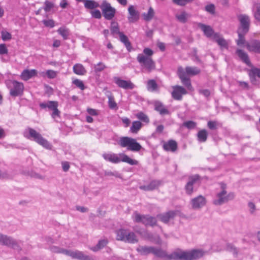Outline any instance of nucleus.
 <instances>
[{"label":"nucleus","instance_id":"obj_45","mask_svg":"<svg viewBox=\"0 0 260 260\" xmlns=\"http://www.w3.org/2000/svg\"><path fill=\"white\" fill-rule=\"evenodd\" d=\"M106 65L102 62H99L97 64L94 65V72L96 74L100 73L106 68Z\"/></svg>","mask_w":260,"mask_h":260},{"label":"nucleus","instance_id":"obj_59","mask_svg":"<svg viewBox=\"0 0 260 260\" xmlns=\"http://www.w3.org/2000/svg\"><path fill=\"white\" fill-rule=\"evenodd\" d=\"M199 94L204 95L206 98H209L211 94L210 90L208 89H199L198 90Z\"/></svg>","mask_w":260,"mask_h":260},{"label":"nucleus","instance_id":"obj_57","mask_svg":"<svg viewBox=\"0 0 260 260\" xmlns=\"http://www.w3.org/2000/svg\"><path fill=\"white\" fill-rule=\"evenodd\" d=\"M2 39L3 41H6L11 39V34L7 31H2L1 32Z\"/></svg>","mask_w":260,"mask_h":260},{"label":"nucleus","instance_id":"obj_32","mask_svg":"<svg viewBox=\"0 0 260 260\" xmlns=\"http://www.w3.org/2000/svg\"><path fill=\"white\" fill-rule=\"evenodd\" d=\"M75 74L78 75H84L86 73V70L84 66L80 63L75 64L73 68Z\"/></svg>","mask_w":260,"mask_h":260},{"label":"nucleus","instance_id":"obj_63","mask_svg":"<svg viewBox=\"0 0 260 260\" xmlns=\"http://www.w3.org/2000/svg\"><path fill=\"white\" fill-rule=\"evenodd\" d=\"M136 233L140 234L141 236L146 238H150L151 236V234L148 233L147 231L145 230L136 231Z\"/></svg>","mask_w":260,"mask_h":260},{"label":"nucleus","instance_id":"obj_8","mask_svg":"<svg viewBox=\"0 0 260 260\" xmlns=\"http://www.w3.org/2000/svg\"><path fill=\"white\" fill-rule=\"evenodd\" d=\"M0 244L6 246L18 251H20L22 250V247L19 245L18 241L6 235L0 234Z\"/></svg>","mask_w":260,"mask_h":260},{"label":"nucleus","instance_id":"obj_25","mask_svg":"<svg viewBox=\"0 0 260 260\" xmlns=\"http://www.w3.org/2000/svg\"><path fill=\"white\" fill-rule=\"evenodd\" d=\"M236 54L238 56L240 60H241L244 63L248 66H250L251 62L247 53L244 52L242 49H238L236 51Z\"/></svg>","mask_w":260,"mask_h":260},{"label":"nucleus","instance_id":"obj_18","mask_svg":"<svg viewBox=\"0 0 260 260\" xmlns=\"http://www.w3.org/2000/svg\"><path fill=\"white\" fill-rule=\"evenodd\" d=\"M173 91L171 93L172 97L176 100L180 101L182 99V95L187 93L186 90L182 86L176 85L173 86Z\"/></svg>","mask_w":260,"mask_h":260},{"label":"nucleus","instance_id":"obj_43","mask_svg":"<svg viewBox=\"0 0 260 260\" xmlns=\"http://www.w3.org/2000/svg\"><path fill=\"white\" fill-rule=\"evenodd\" d=\"M57 31L62 37L63 40L68 39V37L70 35L69 29L65 27H61L58 29Z\"/></svg>","mask_w":260,"mask_h":260},{"label":"nucleus","instance_id":"obj_58","mask_svg":"<svg viewBox=\"0 0 260 260\" xmlns=\"http://www.w3.org/2000/svg\"><path fill=\"white\" fill-rule=\"evenodd\" d=\"M42 22L46 27L53 28L55 26L54 21L52 19H44Z\"/></svg>","mask_w":260,"mask_h":260},{"label":"nucleus","instance_id":"obj_34","mask_svg":"<svg viewBox=\"0 0 260 260\" xmlns=\"http://www.w3.org/2000/svg\"><path fill=\"white\" fill-rule=\"evenodd\" d=\"M147 89L148 91L154 92L158 90V86L156 81L154 79H150L147 81Z\"/></svg>","mask_w":260,"mask_h":260},{"label":"nucleus","instance_id":"obj_28","mask_svg":"<svg viewBox=\"0 0 260 260\" xmlns=\"http://www.w3.org/2000/svg\"><path fill=\"white\" fill-rule=\"evenodd\" d=\"M119 40L121 42L123 43L128 52H131L132 49L131 43L128 40V37L125 35L122 32L119 35Z\"/></svg>","mask_w":260,"mask_h":260},{"label":"nucleus","instance_id":"obj_55","mask_svg":"<svg viewBox=\"0 0 260 260\" xmlns=\"http://www.w3.org/2000/svg\"><path fill=\"white\" fill-rule=\"evenodd\" d=\"M91 17L95 19H101L102 18V14L99 10L95 9L91 10L90 12Z\"/></svg>","mask_w":260,"mask_h":260},{"label":"nucleus","instance_id":"obj_44","mask_svg":"<svg viewBox=\"0 0 260 260\" xmlns=\"http://www.w3.org/2000/svg\"><path fill=\"white\" fill-rule=\"evenodd\" d=\"M136 117L142 121L148 123L149 122V119L148 116L143 112H140L136 114Z\"/></svg>","mask_w":260,"mask_h":260},{"label":"nucleus","instance_id":"obj_42","mask_svg":"<svg viewBox=\"0 0 260 260\" xmlns=\"http://www.w3.org/2000/svg\"><path fill=\"white\" fill-rule=\"evenodd\" d=\"M237 32L238 35V39L236 40L237 45L241 46L244 44L245 43L246 44V43L245 39V36L247 33L238 31H237Z\"/></svg>","mask_w":260,"mask_h":260},{"label":"nucleus","instance_id":"obj_41","mask_svg":"<svg viewBox=\"0 0 260 260\" xmlns=\"http://www.w3.org/2000/svg\"><path fill=\"white\" fill-rule=\"evenodd\" d=\"M142 15L144 20L146 21H150L154 16V10L152 7H150L148 9V12L147 13H143Z\"/></svg>","mask_w":260,"mask_h":260},{"label":"nucleus","instance_id":"obj_56","mask_svg":"<svg viewBox=\"0 0 260 260\" xmlns=\"http://www.w3.org/2000/svg\"><path fill=\"white\" fill-rule=\"evenodd\" d=\"M108 105L109 108L111 109H115L118 108L116 103L114 101V98L112 96L109 97Z\"/></svg>","mask_w":260,"mask_h":260},{"label":"nucleus","instance_id":"obj_2","mask_svg":"<svg viewBox=\"0 0 260 260\" xmlns=\"http://www.w3.org/2000/svg\"><path fill=\"white\" fill-rule=\"evenodd\" d=\"M23 136L28 139L34 141L46 149H52V144L48 141L47 140L44 138L39 133L37 132L32 128L27 127L24 131Z\"/></svg>","mask_w":260,"mask_h":260},{"label":"nucleus","instance_id":"obj_37","mask_svg":"<svg viewBox=\"0 0 260 260\" xmlns=\"http://www.w3.org/2000/svg\"><path fill=\"white\" fill-rule=\"evenodd\" d=\"M138 240L137 238L136 234L134 232H129L127 231L124 242L130 243H135L138 242Z\"/></svg>","mask_w":260,"mask_h":260},{"label":"nucleus","instance_id":"obj_24","mask_svg":"<svg viewBox=\"0 0 260 260\" xmlns=\"http://www.w3.org/2000/svg\"><path fill=\"white\" fill-rule=\"evenodd\" d=\"M162 148L166 151L175 152L177 149L178 145L175 140H170L164 143Z\"/></svg>","mask_w":260,"mask_h":260},{"label":"nucleus","instance_id":"obj_52","mask_svg":"<svg viewBox=\"0 0 260 260\" xmlns=\"http://www.w3.org/2000/svg\"><path fill=\"white\" fill-rule=\"evenodd\" d=\"M226 249L228 251L232 252L236 256H237L238 253V251L237 248L231 243L227 244Z\"/></svg>","mask_w":260,"mask_h":260},{"label":"nucleus","instance_id":"obj_19","mask_svg":"<svg viewBox=\"0 0 260 260\" xmlns=\"http://www.w3.org/2000/svg\"><path fill=\"white\" fill-rule=\"evenodd\" d=\"M245 46L249 52L260 54L259 40L252 39L249 42H246Z\"/></svg>","mask_w":260,"mask_h":260},{"label":"nucleus","instance_id":"obj_3","mask_svg":"<svg viewBox=\"0 0 260 260\" xmlns=\"http://www.w3.org/2000/svg\"><path fill=\"white\" fill-rule=\"evenodd\" d=\"M102 156L105 160L113 164H118L122 161L131 165H138L139 164L138 160L132 159L128 155L122 153L118 154L113 153H105L103 154Z\"/></svg>","mask_w":260,"mask_h":260},{"label":"nucleus","instance_id":"obj_26","mask_svg":"<svg viewBox=\"0 0 260 260\" xmlns=\"http://www.w3.org/2000/svg\"><path fill=\"white\" fill-rule=\"evenodd\" d=\"M199 27L204 32V35L208 38L214 36L215 34L213 28L210 26L200 23L198 24Z\"/></svg>","mask_w":260,"mask_h":260},{"label":"nucleus","instance_id":"obj_7","mask_svg":"<svg viewBox=\"0 0 260 260\" xmlns=\"http://www.w3.org/2000/svg\"><path fill=\"white\" fill-rule=\"evenodd\" d=\"M221 188L222 190L217 194L218 199L213 201V204L215 205H221L229 201L233 200L235 197L233 192H230L226 195L227 193L226 185L225 183H221Z\"/></svg>","mask_w":260,"mask_h":260},{"label":"nucleus","instance_id":"obj_10","mask_svg":"<svg viewBox=\"0 0 260 260\" xmlns=\"http://www.w3.org/2000/svg\"><path fill=\"white\" fill-rule=\"evenodd\" d=\"M100 8L106 20H111L113 19L116 14V10L112 7L109 3L106 0L103 1L100 5Z\"/></svg>","mask_w":260,"mask_h":260},{"label":"nucleus","instance_id":"obj_46","mask_svg":"<svg viewBox=\"0 0 260 260\" xmlns=\"http://www.w3.org/2000/svg\"><path fill=\"white\" fill-rule=\"evenodd\" d=\"M104 175L105 176H114L116 178H121L122 175L116 171H105Z\"/></svg>","mask_w":260,"mask_h":260},{"label":"nucleus","instance_id":"obj_48","mask_svg":"<svg viewBox=\"0 0 260 260\" xmlns=\"http://www.w3.org/2000/svg\"><path fill=\"white\" fill-rule=\"evenodd\" d=\"M160 184V181L159 180H154L151 181L148 184L150 191L154 190L158 187Z\"/></svg>","mask_w":260,"mask_h":260},{"label":"nucleus","instance_id":"obj_38","mask_svg":"<svg viewBox=\"0 0 260 260\" xmlns=\"http://www.w3.org/2000/svg\"><path fill=\"white\" fill-rule=\"evenodd\" d=\"M127 230L120 229L116 232V239L118 241H125L127 233Z\"/></svg>","mask_w":260,"mask_h":260},{"label":"nucleus","instance_id":"obj_36","mask_svg":"<svg viewBox=\"0 0 260 260\" xmlns=\"http://www.w3.org/2000/svg\"><path fill=\"white\" fill-rule=\"evenodd\" d=\"M249 75L251 82L253 83L256 81L255 76L260 78V69L256 68L252 69L249 73Z\"/></svg>","mask_w":260,"mask_h":260},{"label":"nucleus","instance_id":"obj_54","mask_svg":"<svg viewBox=\"0 0 260 260\" xmlns=\"http://www.w3.org/2000/svg\"><path fill=\"white\" fill-rule=\"evenodd\" d=\"M194 0H172V2L177 5L184 6L187 3H191Z\"/></svg>","mask_w":260,"mask_h":260},{"label":"nucleus","instance_id":"obj_15","mask_svg":"<svg viewBox=\"0 0 260 260\" xmlns=\"http://www.w3.org/2000/svg\"><path fill=\"white\" fill-rule=\"evenodd\" d=\"M66 255L71 256L73 259L78 260H94L91 256L85 255L82 251L76 250L74 251L67 250Z\"/></svg>","mask_w":260,"mask_h":260},{"label":"nucleus","instance_id":"obj_49","mask_svg":"<svg viewBox=\"0 0 260 260\" xmlns=\"http://www.w3.org/2000/svg\"><path fill=\"white\" fill-rule=\"evenodd\" d=\"M44 4L43 8L46 12H50L54 7V4L48 1H46Z\"/></svg>","mask_w":260,"mask_h":260},{"label":"nucleus","instance_id":"obj_30","mask_svg":"<svg viewBox=\"0 0 260 260\" xmlns=\"http://www.w3.org/2000/svg\"><path fill=\"white\" fill-rule=\"evenodd\" d=\"M214 39L215 42L220 46L221 48H228V44L226 41L222 37H220L218 33L214 34Z\"/></svg>","mask_w":260,"mask_h":260},{"label":"nucleus","instance_id":"obj_23","mask_svg":"<svg viewBox=\"0 0 260 260\" xmlns=\"http://www.w3.org/2000/svg\"><path fill=\"white\" fill-rule=\"evenodd\" d=\"M154 110L158 112L161 116L170 114L169 110L159 101L155 102Z\"/></svg>","mask_w":260,"mask_h":260},{"label":"nucleus","instance_id":"obj_20","mask_svg":"<svg viewBox=\"0 0 260 260\" xmlns=\"http://www.w3.org/2000/svg\"><path fill=\"white\" fill-rule=\"evenodd\" d=\"M129 15L127 17L129 23H134L139 19V12L136 10L133 5L129 6L128 8Z\"/></svg>","mask_w":260,"mask_h":260},{"label":"nucleus","instance_id":"obj_33","mask_svg":"<svg viewBox=\"0 0 260 260\" xmlns=\"http://www.w3.org/2000/svg\"><path fill=\"white\" fill-rule=\"evenodd\" d=\"M197 136L198 141L199 142H205L208 138V132L205 129H201L198 132Z\"/></svg>","mask_w":260,"mask_h":260},{"label":"nucleus","instance_id":"obj_50","mask_svg":"<svg viewBox=\"0 0 260 260\" xmlns=\"http://www.w3.org/2000/svg\"><path fill=\"white\" fill-rule=\"evenodd\" d=\"M182 125L189 129H192L196 127L197 123L192 120H188L183 123Z\"/></svg>","mask_w":260,"mask_h":260},{"label":"nucleus","instance_id":"obj_1","mask_svg":"<svg viewBox=\"0 0 260 260\" xmlns=\"http://www.w3.org/2000/svg\"><path fill=\"white\" fill-rule=\"evenodd\" d=\"M153 254L164 260H197L204 255L202 250L192 249L189 251L180 250L168 254L166 250L154 247Z\"/></svg>","mask_w":260,"mask_h":260},{"label":"nucleus","instance_id":"obj_27","mask_svg":"<svg viewBox=\"0 0 260 260\" xmlns=\"http://www.w3.org/2000/svg\"><path fill=\"white\" fill-rule=\"evenodd\" d=\"M109 241L107 238L100 240L96 245L90 248V249L93 252H97L104 248L108 244Z\"/></svg>","mask_w":260,"mask_h":260},{"label":"nucleus","instance_id":"obj_29","mask_svg":"<svg viewBox=\"0 0 260 260\" xmlns=\"http://www.w3.org/2000/svg\"><path fill=\"white\" fill-rule=\"evenodd\" d=\"M154 246H140L137 248V251L141 255H146L153 252Z\"/></svg>","mask_w":260,"mask_h":260},{"label":"nucleus","instance_id":"obj_40","mask_svg":"<svg viewBox=\"0 0 260 260\" xmlns=\"http://www.w3.org/2000/svg\"><path fill=\"white\" fill-rule=\"evenodd\" d=\"M142 126V123L140 121H135L132 123L130 127V131L132 133L136 134L141 129Z\"/></svg>","mask_w":260,"mask_h":260},{"label":"nucleus","instance_id":"obj_62","mask_svg":"<svg viewBox=\"0 0 260 260\" xmlns=\"http://www.w3.org/2000/svg\"><path fill=\"white\" fill-rule=\"evenodd\" d=\"M217 122L216 121H209L207 123L208 127L211 130L216 129L217 128Z\"/></svg>","mask_w":260,"mask_h":260},{"label":"nucleus","instance_id":"obj_17","mask_svg":"<svg viewBox=\"0 0 260 260\" xmlns=\"http://www.w3.org/2000/svg\"><path fill=\"white\" fill-rule=\"evenodd\" d=\"M190 202L192 208L197 210L201 208L206 205V200L204 196L199 195L191 199Z\"/></svg>","mask_w":260,"mask_h":260},{"label":"nucleus","instance_id":"obj_21","mask_svg":"<svg viewBox=\"0 0 260 260\" xmlns=\"http://www.w3.org/2000/svg\"><path fill=\"white\" fill-rule=\"evenodd\" d=\"M178 76L182 84L185 86L188 90H192V87L191 84V81L189 77H188L185 73L183 71H179Z\"/></svg>","mask_w":260,"mask_h":260},{"label":"nucleus","instance_id":"obj_11","mask_svg":"<svg viewBox=\"0 0 260 260\" xmlns=\"http://www.w3.org/2000/svg\"><path fill=\"white\" fill-rule=\"evenodd\" d=\"M137 59L141 66L144 67L149 73L155 69V62L150 57L146 56L142 54H139Z\"/></svg>","mask_w":260,"mask_h":260},{"label":"nucleus","instance_id":"obj_39","mask_svg":"<svg viewBox=\"0 0 260 260\" xmlns=\"http://www.w3.org/2000/svg\"><path fill=\"white\" fill-rule=\"evenodd\" d=\"M201 70L197 67H186L185 68V74L194 76L200 74Z\"/></svg>","mask_w":260,"mask_h":260},{"label":"nucleus","instance_id":"obj_64","mask_svg":"<svg viewBox=\"0 0 260 260\" xmlns=\"http://www.w3.org/2000/svg\"><path fill=\"white\" fill-rule=\"evenodd\" d=\"M256 11L254 13V17L258 21H260V4L256 6Z\"/></svg>","mask_w":260,"mask_h":260},{"label":"nucleus","instance_id":"obj_22","mask_svg":"<svg viewBox=\"0 0 260 260\" xmlns=\"http://www.w3.org/2000/svg\"><path fill=\"white\" fill-rule=\"evenodd\" d=\"M37 73V71L35 69H25L22 72L20 75V78L24 81H27L29 79L36 76Z\"/></svg>","mask_w":260,"mask_h":260},{"label":"nucleus","instance_id":"obj_14","mask_svg":"<svg viewBox=\"0 0 260 260\" xmlns=\"http://www.w3.org/2000/svg\"><path fill=\"white\" fill-rule=\"evenodd\" d=\"M180 212L178 210H169L166 212L158 214L157 217L163 223H168L170 220L173 219Z\"/></svg>","mask_w":260,"mask_h":260},{"label":"nucleus","instance_id":"obj_16","mask_svg":"<svg viewBox=\"0 0 260 260\" xmlns=\"http://www.w3.org/2000/svg\"><path fill=\"white\" fill-rule=\"evenodd\" d=\"M114 83L120 88L125 90H132L135 87V84L131 80H125L118 77H114Z\"/></svg>","mask_w":260,"mask_h":260},{"label":"nucleus","instance_id":"obj_13","mask_svg":"<svg viewBox=\"0 0 260 260\" xmlns=\"http://www.w3.org/2000/svg\"><path fill=\"white\" fill-rule=\"evenodd\" d=\"M238 19L239 21V25L237 31L248 33L250 24L249 17L245 14H240L238 16Z\"/></svg>","mask_w":260,"mask_h":260},{"label":"nucleus","instance_id":"obj_9","mask_svg":"<svg viewBox=\"0 0 260 260\" xmlns=\"http://www.w3.org/2000/svg\"><path fill=\"white\" fill-rule=\"evenodd\" d=\"M9 82L11 84L8 86L10 88V95L13 98L21 96L24 89L23 83L15 80H11Z\"/></svg>","mask_w":260,"mask_h":260},{"label":"nucleus","instance_id":"obj_53","mask_svg":"<svg viewBox=\"0 0 260 260\" xmlns=\"http://www.w3.org/2000/svg\"><path fill=\"white\" fill-rule=\"evenodd\" d=\"M73 84L76 85L77 87L80 88L81 90H84L85 88V86L82 81L76 79L73 81Z\"/></svg>","mask_w":260,"mask_h":260},{"label":"nucleus","instance_id":"obj_12","mask_svg":"<svg viewBox=\"0 0 260 260\" xmlns=\"http://www.w3.org/2000/svg\"><path fill=\"white\" fill-rule=\"evenodd\" d=\"M58 103L57 101H48L47 102L40 103L39 106L42 109H46L48 108L49 110L52 111L51 114L52 118L55 119L56 117H60V112L57 107Z\"/></svg>","mask_w":260,"mask_h":260},{"label":"nucleus","instance_id":"obj_35","mask_svg":"<svg viewBox=\"0 0 260 260\" xmlns=\"http://www.w3.org/2000/svg\"><path fill=\"white\" fill-rule=\"evenodd\" d=\"M84 7L87 9L92 10L95 8L100 7L99 4L93 0H85Z\"/></svg>","mask_w":260,"mask_h":260},{"label":"nucleus","instance_id":"obj_6","mask_svg":"<svg viewBox=\"0 0 260 260\" xmlns=\"http://www.w3.org/2000/svg\"><path fill=\"white\" fill-rule=\"evenodd\" d=\"M201 182V177L199 174L189 176L184 186L186 194L189 196H191L197 190Z\"/></svg>","mask_w":260,"mask_h":260},{"label":"nucleus","instance_id":"obj_47","mask_svg":"<svg viewBox=\"0 0 260 260\" xmlns=\"http://www.w3.org/2000/svg\"><path fill=\"white\" fill-rule=\"evenodd\" d=\"M50 249L53 252L57 253H63L65 255H66V251H67V250H68V249H64L62 248H60L59 247L55 246H51L50 247Z\"/></svg>","mask_w":260,"mask_h":260},{"label":"nucleus","instance_id":"obj_4","mask_svg":"<svg viewBox=\"0 0 260 260\" xmlns=\"http://www.w3.org/2000/svg\"><path fill=\"white\" fill-rule=\"evenodd\" d=\"M132 218L134 222L141 223L146 226L153 227L157 225L156 218L149 214H141L135 211L133 214Z\"/></svg>","mask_w":260,"mask_h":260},{"label":"nucleus","instance_id":"obj_51","mask_svg":"<svg viewBox=\"0 0 260 260\" xmlns=\"http://www.w3.org/2000/svg\"><path fill=\"white\" fill-rule=\"evenodd\" d=\"M177 19L180 22L185 23L187 21V14L185 12L176 15Z\"/></svg>","mask_w":260,"mask_h":260},{"label":"nucleus","instance_id":"obj_60","mask_svg":"<svg viewBox=\"0 0 260 260\" xmlns=\"http://www.w3.org/2000/svg\"><path fill=\"white\" fill-rule=\"evenodd\" d=\"M205 10L211 14H214L215 13V8L213 4H210L206 6Z\"/></svg>","mask_w":260,"mask_h":260},{"label":"nucleus","instance_id":"obj_61","mask_svg":"<svg viewBox=\"0 0 260 260\" xmlns=\"http://www.w3.org/2000/svg\"><path fill=\"white\" fill-rule=\"evenodd\" d=\"M164 126L162 124H159L156 127L155 132L152 134V136L155 135H160L162 133L164 130Z\"/></svg>","mask_w":260,"mask_h":260},{"label":"nucleus","instance_id":"obj_31","mask_svg":"<svg viewBox=\"0 0 260 260\" xmlns=\"http://www.w3.org/2000/svg\"><path fill=\"white\" fill-rule=\"evenodd\" d=\"M110 29L111 31V34L114 37L116 35H119L122 32L120 31L119 26L118 22L115 21H112L110 22Z\"/></svg>","mask_w":260,"mask_h":260},{"label":"nucleus","instance_id":"obj_5","mask_svg":"<svg viewBox=\"0 0 260 260\" xmlns=\"http://www.w3.org/2000/svg\"><path fill=\"white\" fill-rule=\"evenodd\" d=\"M118 144L121 147H127V150L134 152H138L142 148V146L135 139L128 137H120Z\"/></svg>","mask_w":260,"mask_h":260}]
</instances>
